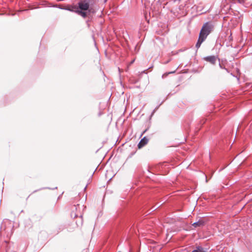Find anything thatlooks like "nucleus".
I'll use <instances>...</instances> for the list:
<instances>
[{
    "mask_svg": "<svg viewBox=\"0 0 252 252\" xmlns=\"http://www.w3.org/2000/svg\"><path fill=\"white\" fill-rule=\"evenodd\" d=\"M204 60L214 64L217 60V57L215 56H208L204 58Z\"/></svg>",
    "mask_w": 252,
    "mask_h": 252,
    "instance_id": "20e7f679",
    "label": "nucleus"
},
{
    "mask_svg": "<svg viewBox=\"0 0 252 252\" xmlns=\"http://www.w3.org/2000/svg\"><path fill=\"white\" fill-rule=\"evenodd\" d=\"M85 207L83 205L77 204L74 205L72 208L71 217L74 219L78 218L76 223L78 226H81L83 224L82 211Z\"/></svg>",
    "mask_w": 252,
    "mask_h": 252,
    "instance_id": "f03ea898",
    "label": "nucleus"
},
{
    "mask_svg": "<svg viewBox=\"0 0 252 252\" xmlns=\"http://www.w3.org/2000/svg\"><path fill=\"white\" fill-rule=\"evenodd\" d=\"M204 221L202 220H199L198 221L195 222L192 224V226L194 227H201L204 225Z\"/></svg>",
    "mask_w": 252,
    "mask_h": 252,
    "instance_id": "423d86ee",
    "label": "nucleus"
},
{
    "mask_svg": "<svg viewBox=\"0 0 252 252\" xmlns=\"http://www.w3.org/2000/svg\"><path fill=\"white\" fill-rule=\"evenodd\" d=\"M213 26L209 23H206L202 27L200 31L198 41L196 44V47L198 48L202 43L206 39L207 36L213 30Z\"/></svg>",
    "mask_w": 252,
    "mask_h": 252,
    "instance_id": "f257e3e1",
    "label": "nucleus"
},
{
    "mask_svg": "<svg viewBox=\"0 0 252 252\" xmlns=\"http://www.w3.org/2000/svg\"><path fill=\"white\" fill-rule=\"evenodd\" d=\"M79 10L86 11L89 8V3L88 0H81L78 2Z\"/></svg>",
    "mask_w": 252,
    "mask_h": 252,
    "instance_id": "7ed1b4c3",
    "label": "nucleus"
},
{
    "mask_svg": "<svg viewBox=\"0 0 252 252\" xmlns=\"http://www.w3.org/2000/svg\"><path fill=\"white\" fill-rule=\"evenodd\" d=\"M250 130L252 132V123L250 125Z\"/></svg>",
    "mask_w": 252,
    "mask_h": 252,
    "instance_id": "9b49d317",
    "label": "nucleus"
},
{
    "mask_svg": "<svg viewBox=\"0 0 252 252\" xmlns=\"http://www.w3.org/2000/svg\"><path fill=\"white\" fill-rule=\"evenodd\" d=\"M75 12L78 14L79 15H81L83 18H85L87 16L86 12L83 10L77 9L76 10H75Z\"/></svg>",
    "mask_w": 252,
    "mask_h": 252,
    "instance_id": "0eeeda50",
    "label": "nucleus"
},
{
    "mask_svg": "<svg viewBox=\"0 0 252 252\" xmlns=\"http://www.w3.org/2000/svg\"><path fill=\"white\" fill-rule=\"evenodd\" d=\"M77 9H79L76 6H72L71 8H69L68 9V10L73 11V12H75V10H76Z\"/></svg>",
    "mask_w": 252,
    "mask_h": 252,
    "instance_id": "6e6552de",
    "label": "nucleus"
},
{
    "mask_svg": "<svg viewBox=\"0 0 252 252\" xmlns=\"http://www.w3.org/2000/svg\"><path fill=\"white\" fill-rule=\"evenodd\" d=\"M7 15L14 16L15 15V12L14 11L10 10L8 12Z\"/></svg>",
    "mask_w": 252,
    "mask_h": 252,
    "instance_id": "1a4fd4ad",
    "label": "nucleus"
},
{
    "mask_svg": "<svg viewBox=\"0 0 252 252\" xmlns=\"http://www.w3.org/2000/svg\"><path fill=\"white\" fill-rule=\"evenodd\" d=\"M148 142V139L146 137H144L143 138H142L140 142L138 144V148H141L144 146H145Z\"/></svg>",
    "mask_w": 252,
    "mask_h": 252,
    "instance_id": "39448f33",
    "label": "nucleus"
},
{
    "mask_svg": "<svg viewBox=\"0 0 252 252\" xmlns=\"http://www.w3.org/2000/svg\"><path fill=\"white\" fill-rule=\"evenodd\" d=\"M111 179H112V178H110L108 181H109L110 180H111Z\"/></svg>",
    "mask_w": 252,
    "mask_h": 252,
    "instance_id": "ddd939ff",
    "label": "nucleus"
},
{
    "mask_svg": "<svg viewBox=\"0 0 252 252\" xmlns=\"http://www.w3.org/2000/svg\"><path fill=\"white\" fill-rule=\"evenodd\" d=\"M174 72H168V73H166L165 74H164L163 75H162V77L163 78L164 77H166V76L168 75V74H170V73H174Z\"/></svg>",
    "mask_w": 252,
    "mask_h": 252,
    "instance_id": "9d476101",
    "label": "nucleus"
},
{
    "mask_svg": "<svg viewBox=\"0 0 252 252\" xmlns=\"http://www.w3.org/2000/svg\"><path fill=\"white\" fill-rule=\"evenodd\" d=\"M205 175V179H206V182H207V176H206V174H204Z\"/></svg>",
    "mask_w": 252,
    "mask_h": 252,
    "instance_id": "f8f14e48",
    "label": "nucleus"
}]
</instances>
